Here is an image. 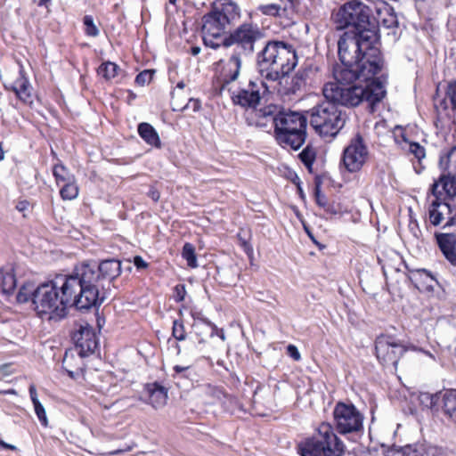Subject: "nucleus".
Returning a JSON list of instances; mask_svg holds the SVG:
<instances>
[{"instance_id": "51", "label": "nucleus", "mask_w": 456, "mask_h": 456, "mask_svg": "<svg viewBox=\"0 0 456 456\" xmlns=\"http://www.w3.org/2000/svg\"><path fill=\"white\" fill-rule=\"evenodd\" d=\"M325 212L330 215H336L338 211L334 208L332 205H330L329 202H327L326 208H322Z\"/></svg>"}, {"instance_id": "31", "label": "nucleus", "mask_w": 456, "mask_h": 456, "mask_svg": "<svg viewBox=\"0 0 456 456\" xmlns=\"http://www.w3.org/2000/svg\"><path fill=\"white\" fill-rule=\"evenodd\" d=\"M16 286V279L12 270L0 271V289L4 294L12 292Z\"/></svg>"}, {"instance_id": "2", "label": "nucleus", "mask_w": 456, "mask_h": 456, "mask_svg": "<svg viewBox=\"0 0 456 456\" xmlns=\"http://www.w3.org/2000/svg\"><path fill=\"white\" fill-rule=\"evenodd\" d=\"M338 48L342 66L334 69L333 83L344 86H362L363 88L372 83L384 84L379 78H374L383 66L378 34L366 31L358 37L344 32L338 42Z\"/></svg>"}, {"instance_id": "42", "label": "nucleus", "mask_w": 456, "mask_h": 456, "mask_svg": "<svg viewBox=\"0 0 456 456\" xmlns=\"http://www.w3.org/2000/svg\"><path fill=\"white\" fill-rule=\"evenodd\" d=\"M447 96L451 101L452 108L456 110V80L449 83L447 87Z\"/></svg>"}, {"instance_id": "41", "label": "nucleus", "mask_w": 456, "mask_h": 456, "mask_svg": "<svg viewBox=\"0 0 456 456\" xmlns=\"http://www.w3.org/2000/svg\"><path fill=\"white\" fill-rule=\"evenodd\" d=\"M172 334L176 340L183 341L186 338V332L183 322L174 321Z\"/></svg>"}, {"instance_id": "4", "label": "nucleus", "mask_w": 456, "mask_h": 456, "mask_svg": "<svg viewBox=\"0 0 456 456\" xmlns=\"http://www.w3.org/2000/svg\"><path fill=\"white\" fill-rule=\"evenodd\" d=\"M264 37V34L257 24L245 22L238 26L222 40L223 46L234 45L236 53L231 55L222 73V88L238 79L242 60L241 55H250L255 51V44Z\"/></svg>"}, {"instance_id": "17", "label": "nucleus", "mask_w": 456, "mask_h": 456, "mask_svg": "<svg viewBox=\"0 0 456 456\" xmlns=\"http://www.w3.org/2000/svg\"><path fill=\"white\" fill-rule=\"evenodd\" d=\"M456 228L452 232H436L435 234L439 248L444 257L456 265Z\"/></svg>"}, {"instance_id": "39", "label": "nucleus", "mask_w": 456, "mask_h": 456, "mask_svg": "<svg viewBox=\"0 0 456 456\" xmlns=\"http://www.w3.org/2000/svg\"><path fill=\"white\" fill-rule=\"evenodd\" d=\"M419 403L428 409H433L438 401L437 395L430 393H420L419 395Z\"/></svg>"}, {"instance_id": "30", "label": "nucleus", "mask_w": 456, "mask_h": 456, "mask_svg": "<svg viewBox=\"0 0 456 456\" xmlns=\"http://www.w3.org/2000/svg\"><path fill=\"white\" fill-rule=\"evenodd\" d=\"M121 71L118 65L112 61L102 62L97 69V73L105 80L110 81L117 77Z\"/></svg>"}, {"instance_id": "29", "label": "nucleus", "mask_w": 456, "mask_h": 456, "mask_svg": "<svg viewBox=\"0 0 456 456\" xmlns=\"http://www.w3.org/2000/svg\"><path fill=\"white\" fill-rule=\"evenodd\" d=\"M53 175L58 186L76 179L75 175L64 165L61 163L55 164L53 166Z\"/></svg>"}, {"instance_id": "19", "label": "nucleus", "mask_w": 456, "mask_h": 456, "mask_svg": "<svg viewBox=\"0 0 456 456\" xmlns=\"http://www.w3.org/2000/svg\"><path fill=\"white\" fill-rule=\"evenodd\" d=\"M96 347L97 341L94 333L88 328H81L79 337L76 338L75 352L82 357H86L94 353Z\"/></svg>"}, {"instance_id": "50", "label": "nucleus", "mask_w": 456, "mask_h": 456, "mask_svg": "<svg viewBox=\"0 0 456 456\" xmlns=\"http://www.w3.org/2000/svg\"><path fill=\"white\" fill-rule=\"evenodd\" d=\"M148 195L154 200L158 201L159 199V192L155 189H151L148 192Z\"/></svg>"}, {"instance_id": "18", "label": "nucleus", "mask_w": 456, "mask_h": 456, "mask_svg": "<svg viewBox=\"0 0 456 456\" xmlns=\"http://www.w3.org/2000/svg\"><path fill=\"white\" fill-rule=\"evenodd\" d=\"M83 358L80 354H75L73 350L65 352L62 368L71 379H77L84 375L85 363Z\"/></svg>"}, {"instance_id": "20", "label": "nucleus", "mask_w": 456, "mask_h": 456, "mask_svg": "<svg viewBox=\"0 0 456 456\" xmlns=\"http://www.w3.org/2000/svg\"><path fill=\"white\" fill-rule=\"evenodd\" d=\"M12 90L15 93L17 97L27 104L33 102L32 99V86L28 78L24 75L22 69H20L19 77L14 80L12 85Z\"/></svg>"}, {"instance_id": "25", "label": "nucleus", "mask_w": 456, "mask_h": 456, "mask_svg": "<svg viewBox=\"0 0 456 456\" xmlns=\"http://www.w3.org/2000/svg\"><path fill=\"white\" fill-rule=\"evenodd\" d=\"M410 280L418 289H428L433 288L435 278L425 269L411 272Z\"/></svg>"}, {"instance_id": "63", "label": "nucleus", "mask_w": 456, "mask_h": 456, "mask_svg": "<svg viewBox=\"0 0 456 456\" xmlns=\"http://www.w3.org/2000/svg\"><path fill=\"white\" fill-rule=\"evenodd\" d=\"M18 208H19L20 210H22V209H23V206H20V208H19V207H18Z\"/></svg>"}, {"instance_id": "58", "label": "nucleus", "mask_w": 456, "mask_h": 456, "mask_svg": "<svg viewBox=\"0 0 456 456\" xmlns=\"http://www.w3.org/2000/svg\"><path fill=\"white\" fill-rule=\"evenodd\" d=\"M184 86H185V85L183 82H179L176 86V88L182 90V89H183Z\"/></svg>"}, {"instance_id": "3", "label": "nucleus", "mask_w": 456, "mask_h": 456, "mask_svg": "<svg viewBox=\"0 0 456 456\" xmlns=\"http://www.w3.org/2000/svg\"><path fill=\"white\" fill-rule=\"evenodd\" d=\"M74 273L58 274L53 280L35 286L28 282L18 294L19 303L31 300L33 309L42 319L59 321L68 314L69 307L90 309Z\"/></svg>"}, {"instance_id": "27", "label": "nucleus", "mask_w": 456, "mask_h": 456, "mask_svg": "<svg viewBox=\"0 0 456 456\" xmlns=\"http://www.w3.org/2000/svg\"><path fill=\"white\" fill-rule=\"evenodd\" d=\"M29 395L30 399L32 401V403L34 405L35 413L37 414L38 420L44 427L48 426V419L46 416V412L45 410V407L42 405V403L39 402L37 398V393L36 387L34 385H31L29 387Z\"/></svg>"}, {"instance_id": "10", "label": "nucleus", "mask_w": 456, "mask_h": 456, "mask_svg": "<svg viewBox=\"0 0 456 456\" xmlns=\"http://www.w3.org/2000/svg\"><path fill=\"white\" fill-rule=\"evenodd\" d=\"M344 449L343 442L329 423H322L317 434L298 444L301 456H342Z\"/></svg>"}, {"instance_id": "6", "label": "nucleus", "mask_w": 456, "mask_h": 456, "mask_svg": "<svg viewBox=\"0 0 456 456\" xmlns=\"http://www.w3.org/2000/svg\"><path fill=\"white\" fill-rule=\"evenodd\" d=\"M297 64L295 49L281 41H269L256 56L257 70L262 78L269 82L285 79Z\"/></svg>"}, {"instance_id": "46", "label": "nucleus", "mask_w": 456, "mask_h": 456, "mask_svg": "<svg viewBox=\"0 0 456 456\" xmlns=\"http://www.w3.org/2000/svg\"><path fill=\"white\" fill-rule=\"evenodd\" d=\"M175 300L177 302H181L184 299L186 291L183 285H177L175 288Z\"/></svg>"}, {"instance_id": "36", "label": "nucleus", "mask_w": 456, "mask_h": 456, "mask_svg": "<svg viewBox=\"0 0 456 456\" xmlns=\"http://www.w3.org/2000/svg\"><path fill=\"white\" fill-rule=\"evenodd\" d=\"M182 255L190 267L196 268L198 266L195 248L191 243L184 244Z\"/></svg>"}, {"instance_id": "8", "label": "nucleus", "mask_w": 456, "mask_h": 456, "mask_svg": "<svg viewBox=\"0 0 456 456\" xmlns=\"http://www.w3.org/2000/svg\"><path fill=\"white\" fill-rule=\"evenodd\" d=\"M277 112V106L268 105L259 110L262 117H270L274 124L276 140L284 148L298 150L306 138L307 118L295 111Z\"/></svg>"}, {"instance_id": "1", "label": "nucleus", "mask_w": 456, "mask_h": 456, "mask_svg": "<svg viewBox=\"0 0 456 456\" xmlns=\"http://www.w3.org/2000/svg\"><path fill=\"white\" fill-rule=\"evenodd\" d=\"M322 94L326 101L308 110V119L317 134L331 138L339 133L347 119L346 111L338 105L354 107L366 101L373 109L385 97L386 90L382 83H372L367 88L326 83Z\"/></svg>"}, {"instance_id": "38", "label": "nucleus", "mask_w": 456, "mask_h": 456, "mask_svg": "<svg viewBox=\"0 0 456 456\" xmlns=\"http://www.w3.org/2000/svg\"><path fill=\"white\" fill-rule=\"evenodd\" d=\"M85 33L88 37H95L99 35V29L94 24V18L91 15H86L83 19Z\"/></svg>"}, {"instance_id": "26", "label": "nucleus", "mask_w": 456, "mask_h": 456, "mask_svg": "<svg viewBox=\"0 0 456 456\" xmlns=\"http://www.w3.org/2000/svg\"><path fill=\"white\" fill-rule=\"evenodd\" d=\"M293 4L292 3L288 0L286 3L281 4H264L259 6V10L263 14L265 15H287L289 10L292 9Z\"/></svg>"}, {"instance_id": "22", "label": "nucleus", "mask_w": 456, "mask_h": 456, "mask_svg": "<svg viewBox=\"0 0 456 456\" xmlns=\"http://www.w3.org/2000/svg\"><path fill=\"white\" fill-rule=\"evenodd\" d=\"M149 403L155 409L162 408L167 400V389L157 383L149 385Z\"/></svg>"}, {"instance_id": "59", "label": "nucleus", "mask_w": 456, "mask_h": 456, "mask_svg": "<svg viewBox=\"0 0 456 456\" xmlns=\"http://www.w3.org/2000/svg\"><path fill=\"white\" fill-rule=\"evenodd\" d=\"M425 354L428 355L430 358H432L433 360H435V356L430 353V352H428V351H422Z\"/></svg>"}, {"instance_id": "44", "label": "nucleus", "mask_w": 456, "mask_h": 456, "mask_svg": "<svg viewBox=\"0 0 456 456\" xmlns=\"http://www.w3.org/2000/svg\"><path fill=\"white\" fill-rule=\"evenodd\" d=\"M387 456H407L406 447H399V448H386Z\"/></svg>"}, {"instance_id": "53", "label": "nucleus", "mask_w": 456, "mask_h": 456, "mask_svg": "<svg viewBox=\"0 0 456 456\" xmlns=\"http://www.w3.org/2000/svg\"><path fill=\"white\" fill-rule=\"evenodd\" d=\"M0 444H1V446H3L4 448H7V449H10V450H16V446H15V445L6 444V443H5V442H4V441H1V442H0Z\"/></svg>"}, {"instance_id": "14", "label": "nucleus", "mask_w": 456, "mask_h": 456, "mask_svg": "<svg viewBox=\"0 0 456 456\" xmlns=\"http://www.w3.org/2000/svg\"><path fill=\"white\" fill-rule=\"evenodd\" d=\"M369 156V151L361 135L357 134L344 150L342 161L351 173L359 171Z\"/></svg>"}, {"instance_id": "9", "label": "nucleus", "mask_w": 456, "mask_h": 456, "mask_svg": "<svg viewBox=\"0 0 456 456\" xmlns=\"http://www.w3.org/2000/svg\"><path fill=\"white\" fill-rule=\"evenodd\" d=\"M337 29H347L353 36H361L366 31L378 34L375 21L370 20V10L363 3L352 0L344 4L335 14Z\"/></svg>"}, {"instance_id": "7", "label": "nucleus", "mask_w": 456, "mask_h": 456, "mask_svg": "<svg viewBox=\"0 0 456 456\" xmlns=\"http://www.w3.org/2000/svg\"><path fill=\"white\" fill-rule=\"evenodd\" d=\"M240 19V8L232 0H218L213 9L202 18V34L205 45L216 49L223 45L226 29Z\"/></svg>"}, {"instance_id": "15", "label": "nucleus", "mask_w": 456, "mask_h": 456, "mask_svg": "<svg viewBox=\"0 0 456 456\" xmlns=\"http://www.w3.org/2000/svg\"><path fill=\"white\" fill-rule=\"evenodd\" d=\"M429 219L433 225L437 226L446 220L443 229L456 228V208L451 202L434 199L429 207Z\"/></svg>"}, {"instance_id": "32", "label": "nucleus", "mask_w": 456, "mask_h": 456, "mask_svg": "<svg viewBox=\"0 0 456 456\" xmlns=\"http://www.w3.org/2000/svg\"><path fill=\"white\" fill-rule=\"evenodd\" d=\"M79 189L76 179L61 185L60 195L63 200H72L78 196Z\"/></svg>"}, {"instance_id": "33", "label": "nucleus", "mask_w": 456, "mask_h": 456, "mask_svg": "<svg viewBox=\"0 0 456 456\" xmlns=\"http://www.w3.org/2000/svg\"><path fill=\"white\" fill-rule=\"evenodd\" d=\"M176 94L177 93L175 91L173 93V101H172L173 110L183 111L187 109H191L194 112L200 110V109L201 107V102L199 99L190 98L188 100V102L185 105H182L181 103L178 102V101L176 99Z\"/></svg>"}, {"instance_id": "60", "label": "nucleus", "mask_w": 456, "mask_h": 456, "mask_svg": "<svg viewBox=\"0 0 456 456\" xmlns=\"http://www.w3.org/2000/svg\"><path fill=\"white\" fill-rule=\"evenodd\" d=\"M51 0H40L39 1V5H45L48 2H50Z\"/></svg>"}, {"instance_id": "62", "label": "nucleus", "mask_w": 456, "mask_h": 456, "mask_svg": "<svg viewBox=\"0 0 456 456\" xmlns=\"http://www.w3.org/2000/svg\"><path fill=\"white\" fill-rule=\"evenodd\" d=\"M168 2H169L170 4H175L176 0H168Z\"/></svg>"}, {"instance_id": "28", "label": "nucleus", "mask_w": 456, "mask_h": 456, "mask_svg": "<svg viewBox=\"0 0 456 456\" xmlns=\"http://www.w3.org/2000/svg\"><path fill=\"white\" fill-rule=\"evenodd\" d=\"M440 168L456 175V146L440 156Z\"/></svg>"}, {"instance_id": "54", "label": "nucleus", "mask_w": 456, "mask_h": 456, "mask_svg": "<svg viewBox=\"0 0 456 456\" xmlns=\"http://www.w3.org/2000/svg\"><path fill=\"white\" fill-rule=\"evenodd\" d=\"M191 54L196 56L200 53V48L199 46H194L191 48Z\"/></svg>"}, {"instance_id": "21", "label": "nucleus", "mask_w": 456, "mask_h": 456, "mask_svg": "<svg viewBox=\"0 0 456 456\" xmlns=\"http://www.w3.org/2000/svg\"><path fill=\"white\" fill-rule=\"evenodd\" d=\"M441 400L444 414L456 424V389L446 390L442 394Z\"/></svg>"}, {"instance_id": "12", "label": "nucleus", "mask_w": 456, "mask_h": 456, "mask_svg": "<svg viewBox=\"0 0 456 456\" xmlns=\"http://www.w3.org/2000/svg\"><path fill=\"white\" fill-rule=\"evenodd\" d=\"M333 415L336 428L341 434L354 433L362 428L363 416L351 403H337Z\"/></svg>"}, {"instance_id": "64", "label": "nucleus", "mask_w": 456, "mask_h": 456, "mask_svg": "<svg viewBox=\"0 0 456 456\" xmlns=\"http://www.w3.org/2000/svg\"><path fill=\"white\" fill-rule=\"evenodd\" d=\"M18 208H19L20 210H22V209H23V206H20V208H19V207H18Z\"/></svg>"}, {"instance_id": "11", "label": "nucleus", "mask_w": 456, "mask_h": 456, "mask_svg": "<svg viewBox=\"0 0 456 456\" xmlns=\"http://www.w3.org/2000/svg\"><path fill=\"white\" fill-rule=\"evenodd\" d=\"M269 92V86L265 79H250L247 85L232 93V100L235 105L245 109H255Z\"/></svg>"}, {"instance_id": "49", "label": "nucleus", "mask_w": 456, "mask_h": 456, "mask_svg": "<svg viewBox=\"0 0 456 456\" xmlns=\"http://www.w3.org/2000/svg\"><path fill=\"white\" fill-rule=\"evenodd\" d=\"M366 456H387L386 448L385 447H381V448H379V449L370 450L367 452Z\"/></svg>"}, {"instance_id": "57", "label": "nucleus", "mask_w": 456, "mask_h": 456, "mask_svg": "<svg viewBox=\"0 0 456 456\" xmlns=\"http://www.w3.org/2000/svg\"><path fill=\"white\" fill-rule=\"evenodd\" d=\"M4 159V151L2 147V143H0V161H2Z\"/></svg>"}, {"instance_id": "47", "label": "nucleus", "mask_w": 456, "mask_h": 456, "mask_svg": "<svg viewBox=\"0 0 456 456\" xmlns=\"http://www.w3.org/2000/svg\"><path fill=\"white\" fill-rule=\"evenodd\" d=\"M190 369H191L190 366H180V365L174 366V370H175V374L180 375L181 377H188V375L186 373L189 372Z\"/></svg>"}, {"instance_id": "55", "label": "nucleus", "mask_w": 456, "mask_h": 456, "mask_svg": "<svg viewBox=\"0 0 456 456\" xmlns=\"http://www.w3.org/2000/svg\"><path fill=\"white\" fill-rule=\"evenodd\" d=\"M204 322L206 324H208L209 327H211V329H212L211 336H213L214 331L216 330V327L213 323H211L209 321L204 320Z\"/></svg>"}, {"instance_id": "52", "label": "nucleus", "mask_w": 456, "mask_h": 456, "mask_svg": "<svg viewBox=\"0 0 456 456\" xmlns=\"http://www.w3.org/2000/svg\"><path fill=\"white\" fill-rule=\"evenodd\" d=\"M411 230L414 237L418 238L419 233L420 232V231L418 228V224H415L414 225L411 224Z\"/></svg>"}, {"instance_id": "16", "label": "nucleus", "mask_w": 456, "mask_h": 456, "mask_svg": "<svg viewBox=\"0 0 456 456\" xmlns=\"http://www.w3.org/2000/svg\"><path fill=\"white\" fill-rule=\"evenodd\" d=\"M456 175L448 173L442 175L431 187L434 199L449 201L456 195Z\"/></svg>"}, {"instance_id": "34", "label": "nucleus", "mask_w": 456, "mask_h": 456, "mask_svg": "<svg viewBox=\"0 0 456 456\" xmlns=\"http://www.w3.org/2000/svg\"><path fill=\"white\" fill-rule=\"evenodd\" d=\"M402 148L413 155L419 162L426 157L425 148L418 142H409L403 139Z\"/></svg>"}, {"instance_id": "5", "label": "nucleus", "mask_w": 456, "mask_h": 456, "mask_svg": "<svg viewBox=\"0 0 456 456\" xmlns=\"http://www.w3.org/2000/svg\"><path fill=\"white\" fill-rule=\"evenodd\" d=\"M73 273L78 281L86 305L88 304L91 308L103 302L104 298L100 297L99 292L101 282H111L118 277L121 273V263L114 258L103 260L99 264L85 262L76 266Z\"/></svg>"}, {"instance_id": "35", "label": "nucleus", "mask_w": 456, "mask_h": 456, "mask_svg": "<svg viewBox=\"0 0 456 456\" xmlns=\"http://www.w3.org/2000/svg\"><path fill=\"white\" fill-rule=\"evenodd\" d=\"M406 452L407 456H428L429 451L431 448H428V446L424 444H407Z\"/></svg>"}, {"instance_id": "40", "label": "nucleus", "mask_w": 456, "mask_h": 456, "mask_svg": "<svg viewBox=\"0 0 456 456\" xmlns=\"http://www.w3.org/2000/svg\"><path fill=\"white\" fill-rule=\"evenodd\" d=\"M154 72L152 69H145L140 72L135 77V83L141 86L148 85L151 81Z\"/></svg>"}, {"instance_id": "24", "label": "nucleus", "mask_w": 456, "mask_h": 456, "mask_svg": "<svg viewBox=\"0 0 456 456\" xmlns=\"http://www.w3.org/2000/svg\"><path fill=\"white\" fill-rule=\"evenodd\" d=\"M138 134L149 145L155 148L161 147V141L156 129L149 123L142 122L138 125Z\"/></svg>"}, {"instance_id": "61", "label": "nucleus", "mask_w": 456, "mask_h": 456, "mask_svg": "<svg viewBox=\"0 0 456 456\" xmlns=\"http://www.w3.org/2000/svg\"><path fill=\"white\" fill-rule=\"evenodd\" d=\"M208 389L212 390L213 391V394L215 396H216V390L214 389V388H211V387H208Z\"/></svg>"}, {"instance_id": "43", "label": "nucleus", "mask_w": 456, "mask_h": 456, "mask_svg": "<svg viewBox=\"0 0 456 456\" xmlns=\"http://www.w3.org/2000/svg\"><path fill=\"white\" fill-rule=\"evenodd\" d=\"M314 194L317 205L320 206L321 208H326L328 200L326 196L323 193H322L319 186L315 188Z\"/></svg>"}, {"instance_id": "48", "label": "nucleus", "mask_w": 456, "mask_h": 456, "mask_svg": "<svg viewBox=\"0 0 456 456\" xmlns=\"http://www.w3.org/2000/svg\"><path fill=\"white\" fill-rule=\"evenodd\" d=\"M134 265L137 269H144L148 266V264L140 256H136L134 257Z\"/></svg>"}, {"instance_id": "37", "label": "nucleus", "mask_w": 456, "mask_h": 456, "mask_svg": "<svg viewBox=\"0 0 456 456\" xmlns=\"http://www.w3.org/2000/svg\"><path fill=\"white\" fill-rule=\"evenodd\" d=\"M316 152L315 150L307 145L299 154L300 160L305 164V167L310 168L315 160Z\"/></svg>"}, {"instance_id": "45", "label": "nucleus", "mask_w": 456, "mask_h": 456, "mask_svg": "<svg viewBox=\"0 0 456 456\" xmlns=\"http://www.w3.org/2000/svg\"><path fill=\"white\" fill-rule=\"evenodd\" d=\"M287 353L295 361H299L301 359V354L297 347L294 345H289L287 346Z\"/></svg>"}, {"instance_id": "13", "label": "nucleus", "mask_w": 456, "mask_h": 456, "mask_svg": "<svg viewBox=\"0 0 456 456\" xmlns=\"http://www.w3.org/2000/svg\"><path fill=\"white\" fill-rule=\"evenodd\" d=\"M376 356L383 365L396 366L404 347L390 336L381 335L375 341Z\"/></svg>"}, {"instance_id": "56", "label": "nucleus", "mask_w": 456, "mask_h": 456, "mask_svg": "<svg viewBox=\"0 0 456 456\" xmlns=\"http://www.w3.org/2000/svg\"><path fill=\"white\" fill-rule=\"evenodd\" d=\"M135 98H136V94L130 91L128 94V101L129 102L134 101Z\"/></svg>"}, {"instance_id": "23", "label": "nucleus", "mask_w": 456, "mask_h": 456, "mask_svg": "<svg viewBox=\"0 0 456 456\" xmlns=\"http://www.w3.org/2000/svg\"><path fill=\"white\" fill-rule=\"evenodd\" d=\"M377 21L387 28L398 26V19L394 8L387 4H383L377 9Z\"/></svg>"}]
</instances>
